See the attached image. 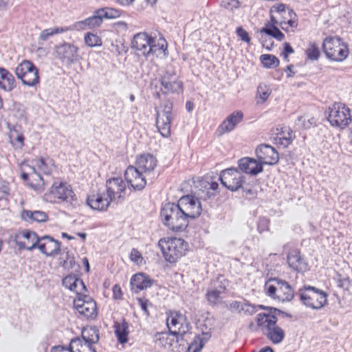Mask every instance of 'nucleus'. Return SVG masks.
Returning a JSON list of instances; mask_svg holds the SVG:
<instances>
[{"instance_id":"64","label":"nucleus","mask_w":352,"mask_h":352,"mask_svg":"<svg viewBox=\"0 0 352 352\" xmlns=\"http://www.w3.org/2000/svg\"><path fill=\"white\" fill-rule=\"evenodd\" d=\"M248 329L252 331H255L260 329V328L258 327L257 322H256V324H255L254 322H250L249 324Z\"/></svg>"},{"instance_id":"58","label":"nucleus","mask_w":352,"mask_h":352,"mask_svg":"<svg viewBox=\"0 0 352 352\" xmlns=\"http://www.w3.org/2000/svg\"><path fill=\"white\" fill-rule=\"evenodd\" d=\"M294 49L288 43H285L284 44V51L283 52V56L284 58L287 59L288 57V55L290 54L294 53Z\"/></svg>"},{"instance_id":"48","label":"nucleus","mask_w":352,"mask_h":352,"mask_svg":"<svg viewBox=\"0 0 352 352\" xmlns=\"http://www.w3.org/2000/svg\"><path fill=\"white\" fill-rule=\"evenodd\" d=\"M10 142L16 148H22L23 146L24 137L22 134H18L16 131L11 132Z\"/></svg>"},{"instance_id":"61","label":"nucleus","mask_w":352,"mask_h":352,"mask_svg":"<svg viewBox=\"0 0 352 352\" xmlns=\"http://www.w3.org/2000/svg\"><path fill=\"white\" fill-rule=\"evenodd\" d=\"M273 8L277 12H280V13L284 12L285 13L286 12V10H285L286 6L285 4H283V3L278 4L276 6H274Z\"/></svg>"},{"instance_id":"13","label":"nucleus","mask_w":352,"mask_h":352,"mask_svg":"<svg viewBox=\"0 0 352 352\" xmlns=\"http://www.w3.org/2000/svg\"><path fill=\"white\" fill-rule=\"evenodd\" d=\"M219 180L222 185L231 191H236L242 188L244 177L236 168H230L221 172Z\"/></svg>"},{"instance_id":"33","label":"nucleus","mask_w":352,"mask_h":352,"mask_svg":"<svg viewBox=\"0 0 352 352\" xmlns=\"http://www.w3.org/2000/svg\"><path fill=\"white\" fill-rule=\"evenodd\" d=\"M21 218L28 222H45L48 219V215L46 212L41 210H24L21 213Z\"/></svg>"},{"instance_id":"30","label":"nucleus","mask_w":352,"mask_h":352,"mask_svg":"<svg viewBox=\"0 0 352 352\" xmlns=\"http://www.w3.org/2000/svg\"><path fill=\"white\" fill-rule=\"evenodd\" d=\"M239 168L242 172L256 175L263 172V168L256 160L250 157H244L239 160Z\"/></svg>"},{"instance_id":"55","label":"nucleus","mask_w":352,"mask_h":352,"mask_svg":"<svg viewBox=\"0 0 352 352\" xmlns=\"http://www.w3.org/2000/svg\"><path fill=\"white\" fill-rule=\"evenodd\" d=\"M242 305L243 302L232 301L229 304L228 308L230 310H237L239 313H241Z\"/></svg>"},{"instance_id":"40","label":"nucleus","mask_w":352,"mask_h":352,"mask_svg":"<svg viewBox=\"0 0 352 352\" xmlns=\"http://www.w3.org/2000/svg\"><path fill=\"white\" fill-rule=\"evenodd\" d=\"M261 32L272 36L280 41L285 37L284 34L276 25H270L267 24L261 29Z\"/></svg>"},{"instance_id":"32","label":"nucleus","mask_w":352,"mask_h":352,"mask_svg":"<svg viewBox=\"0 0 352 352\" xmlns=\"http://www.w3.org/2000/svg\"><path fill=\"white\" fill-rule=\"evenodd\" d=\"M34 162V167L38 173H42L45 175H50L54 169V160L49 157H41L38 160H35Z\"/></svg>"},{"instance_id":"7","label":"nucleus","mask_w":352,"mask_h":352,"mask_svg":"<svg viewBox=\"0 0 352 352\" xmlns=\"http://www.w3.org/2000/svg\"><path fill=\"white\" fill-rule=\"evenodd\" d=\"M74 193L70 186L63 182H55L51 188L45 193L44 199L50 203L60 204L71 202Z\"/></svg>"},{"instance_id":"54","label":"nucleus","mask_w":352,"mask_h":352,"mask_svg":"<svg viewBox=\"0 0 352 352\" xmlns=\"http://www.w3.org/2000/svg\"><path fill=\"white\" fill-rule=\"evenodd\" d=\"M113 297L117 300H120L122 297V292L121 287L118 285H115L113 287Z\"/></svg>"},{"instance_id":"39","label":"nucleus","mask_w":352,"mask_h":352,"mask_svg":"<svg viewBox=\"0 0 352 352\" xmlns=\"http://www.w3.org/2000/svg\"><path fill=\"white\" fill-rule=\"evenodd\" d=\"M295 125L298 129H309L316 126V120L314 117L302 116L298 118Z\"/></svg>"},{"instance_id":"46","label":"nucleus","mask_w":352,"mask_h":352,"mask_svg":"<svg viewBox=\"0 0 352 352\" xmlns=\"http://www.w3.org/2000/svg\"><path fill=\"white\" fill-rule=\"evenodd\" d=\"M204 344L205 342L203 339L199 336H197L195 338L193 342L188 346V352L190 351H192V352H199L203 349Z\"/></svg>"},{"instance_id":"56","label":"nucleus","mask_w":352,"mask_h":352,"mask_svg":"<svg viewBox=\"0 0 352 352\" xmlns=\"http://www.w3.org/2000/svg\"><path fill=\"white\" fill-rule=\"evenodd\" d=\"M116 333L117 335L118 340L121 343H124V342H126V340H127V339H126V332H125L124 329H123L122 331H120V329H117L116 330Z\"/></svg>"},{"instance_id":"25","label":"nucleus","mask_w":352,"mask_h":352,"mask_svg":"<svg viewBox=\"0 0 352 352\" xmlns=\"http://www.w3.org/2000/svg\"><path fill=\"white\" fill-rule=\"evenodd\" d=\"M112 201L104 194L100 192H93L87 199L88 206L95 210L104 211L109 208Z\"/></svg>"},{"instance_id":"41","label":"nucleus","mask_w":352,"mask_h":352,"mask_svg":"<svg viewBox=\"0 0 352 352\" xmlns=\"http://www.w3.org/2000/svg\"><path fill=\"white\" fill-rule=\"evenodd\" d=\"M260 60L264 67L267 68H275L279 65V60L272 54H263L260 57Z\"/></svg>"},{"instance_id":"47","label":"nucleus","mask_w":352,"mask_h":352,"mask_svg":"<svg viewBox=\"0 0 352 352\" xmlns=\"http://www.w3.org/2000/svg\"><path fill=\"white\" fill-rule=\"evenodd\" d=\"M271 94V91L266 85L261 84L257 88V96L264 102Z\"/></svg>"},{"instance_id":"31","label":"nucleus","mask_w":352,"mask_h":352,"mask_svg":"<svg viewBox=\"0 0 352 352\" xmlns=\"http://www.w3.org/2000/svg\"><path fill=\"white\" fill-rule=\"evenodd\" d=\"M16 85V80L12 74L5 68L0 67V88L6 91H11Z\"/></svg>"},{"instance_id":"1","label":"nucleus","mask_w":352,"mask_h":352,"mask_svg":"<svg viewBox=\"0 0 352 352\" xmlns=\"http://www.w3.org/2000/svg\"><path fill=\"white\" fill-rule=\"evenodd\" d=\"M260 309L267 310V313H261L256 316V322L260 330L274 343L280 342L284 337V331L276 325L277 317L285 313L276 308L259 305Z\"/></svg>"},{"instance_id":"43","label":"nucleus","mask_w":352,"mask_h":352,"mask_svg":"<svg viewBox=\"0 0 352 352\" xmlns=\"http://www.w3.org/2000/svg\"><path fill=\"white\" fill-rule=\"evenodd\" d=\"M85 42L91 47L101 46L102 44L101 38L99 36L90 32L85 34Z\"/></svg>"},{"instance_id":"22","label":"nucleus","mask_w":352,"mask_h":352,"mask_svg":"<svg viewBox=\"0 0 352 352\" xmlns=\"http://www.w3.org/2000/svg\"><path fill=\"white\" fill-rule=\"evenodd\" d=\"M256 154L259 164L274 165L278 163L279 156L278 152L271 146L262 144L256 148Z\"/></svg>"},{"instance_id":"6","label":"nucleus","mask_w":352,"mask_h":352,"mask_svg":"<svg viewBox=\"0 0 352 352\" xmlns=\"http://www.w3.org/2000/svg\"><path fill=\"white\" fill-rule=\"evenodd\" d=\"M322 47L327 58L333 61H342L349 55L346 45L338 37L327 38L323 42Z\"/></svg>"},{"instance_id":"34","label":"nucleus","mask_w":352,"mask_h":352,"mask_svg":"<svg viewBox=\"0 0 352 352\" xmlns=\"http://www.w3.org/2000/svg\"><path fill=\"white\" fill-rule=\"evenodd\" d=\"M293 131L288 127L281 129V131L278 133L273 138L274 143L283 146L284 148L288 146L293 140Z\"/></svg>"},{"instance_id":"5","label":"nucleus","mask_w":352,"mask_h":352,"mask_svg":"<svg viewBox=\"0 0 352 352\" xmlns=\"http://www.w3.org/2000/svg\"><path fill=\"white\" fill-rule=\"evenodd\" d=\"M300 301L313 309H320L327 302V294L311 286H304L298 291Z\"/></svg>"},{"instance_id":"14","label":"nucleus","mask_w":352,"mask_h":352,"mask_svg":"<svg viewBox=\"0 0 352 352\" xmlns=\"http://www.w3.org/2000/svg\"><path fill=\"white\" fill-rule=\"evenodd\" d=\"M78 50L75 45L67 42L56 45L54 47L56 57L67 65L74 63L78 60Z\"/></svg>"},{"instance_id":"4","label":"nucleus","mask_w":352,"mask_h":352,"mask_svg":"<svg viewBox=\"0 0 352 352\" xmlns=\"http://www.w3.org/2000/svg\"><path fill=\"white\" fill-rule=\"evenodd\" d=\"M265 294L279 301H290L294 296V289L285 280L278 278H270L265 284Z\"/></svg>"},{"instance_id":"44","label":"nucleus","mask_w":352,"mask_h":352,"mask_svg":"<svg viewBox=\"0 0 352 352\" xmlns=\"http://www.w3.org/2000/svg\"><path fill=\"white\" fill-rule=\"evenodd\" d=\"M259 305L256 306L251 304L249 301L244 300L241 307V311L240 314H243L246 316H251L255 314L258 309H260Z\"/></svg>"},{"instance_id":"62","label":"nucleus","mask_w":352,"mask_h":352,"mask_svg":"<svg viewBox=\"0 0 352 352\" xmlns=\"http://www.w3.org/2000/svg\"><path fill=\"white\" fill-rule=\"evenodd\" d=\"M135 0H116V1L122 5V6H129L131 5Z\"/></svg>"},{"instance_id":"8","label":"nucleus","mask_w":352,"mask_h":352,"mask_svg":"<svg viewBox=\"0 0 352 352\" xmlns=\"http://www.w3.org/2000/svg\"><path fill=\"white\" fill-rule=\"evenodd\" d=\"M327 119L332 126L340 129H344L352 121L349 108L340 102L329 107Z\"/></svg>"},{"instance_id":"57","label":"nucleus","mask_w":352,"mask_h":352,"mask_svg":"<svg viewBox=\"0 0 352 352\" xmlns=\"http://www.w3.org/2000/svg\"><path fill=\"white\" fill-rule=\"evenodd\" d=\"M138 302H139V304H140L142 311L144 312V314L148 316L149 314V312H148V310L147 308V306L148 305V300L147 299H144V298H139Z\"/></svg>"},{"instance_id":"35","label":"nucleus","mask_w":352,"mask_h":352,"mask_svg":"<svg viewBox=\"0 0 352 352\" xmlns=\"http://www.w3.org/2000/svg\"><path fill=\"white\" fill-rule=\"evenodd\" d=\"M84 344L92 352H96L92 344L96 343L99 340L98 334L93 329L84 330L82 333Z\"/></svg>"},{"instance_id":"24","label":"nucleus","mask_w":352,"mask_h":352,"mask_svg":"<svg viewBox=\"0 0 352 352\" xmlns=\"http://www.w3.org/2000/svg\"><path fill=\"white\" fill-rule=\"evenodd\" d=\"M243 118V113L241 111H236L230 114L226 119L219 126L217 133L223 135L232 131L235 129Z\"/></svg>"},{"instance_id":"21","label":"nucleus","mask_w":352,"mask_h":352,"mask_svg":"<svg viewBox=\"0 0 352 352\" xmlns=\"http://www.w3.org/2000/svg\"><path fill=\"white\" fill-rule=\"evenodd\" d=\"M167 325L170 332L175 336L184 335L189 330L185 316L179 313L172 314L167 318Z\"/></svg>"},{"instance_id":"2","label":"nucleus","mask_w":352,"mask_h":352,"mask_svg":"<svg viewBox=\"0 0 352 352\" xmlns=\"http://www.w3.org/2000/svg\"><path fill=\"white\" fill-rule=\"evenodd\" d=\"M164 223L173 231H183L188 226V221L177 204L167 203L161 210Z\"/></svg>"},{"instance_id":"20","label":"nucleus","mask_w":352,"mask_h":352,"mask_svg":"<svg viewBox=\"0 0 352 352\" xmlns=\"http://www.w3.org/2000/svg\"><path fill=\"white\" fill-rule=\"evenodd\" d=\"M162 86V91L168 93H180L183 91V83L177 79V75L173 72L166 71L160 79Z\"/></svg>"},{"instance_id":"19","label":"nucleus","mask_w":352,"mask_h":352,"mask_svg":"<svg viewBox=\"0 0 352 352\" xmlns=\"http://www.w3.org/2000/svg\"><path fill=\"white\" fill-rule=\"evenodd\" d=\"M74 305L80 315L87 318H94L97 315L96 302L89 296L78 297L74 300Z\"/></svg>"},{"instance_id":"9","label":"nucleus","mask_w":352,"mask_h":352,"mask_svg":"<svg viewBox=\"0 0 352 352\" xmlns=\"http://www.w3.org/2000/svg\"><path fill=\"white\" fill-rule=\"evenodd\" d=\"M15 74L28 87H34L39 83L38 70L30 60H24L19 63L15 68Z\"/></svg>"},{"instance_id":"51","label":"nucleus","mask_w":352,"mask_h":352,"mask_svg":"<svg viewBox=\"0 0 352 352\" xmlns=\"http://www.w3.org/2000/svg\"><path fill=\"white\" fill-rule=\"evenodd\" d=\"M236 34L239 37H240L241 40L246 42H250V38L249 34L246 30H245L242 27H239L236 29Z\"/></svg>"},{"instance_id":"45","label":"nucleus","mask_w":352,"mask_h":352,"mask_svg":"<svg viewBox=\"0 0 352 352\" xmlns=\"http://www.w3.org/2000/svg\"><path fill=\"white\" fill-rule=\"evenodd\" d=\"M305 52L307 58L312 60H318L320 56L318 47L314 43L309 44Z\"/></svg>"},{"instance_id":"60","label":"nucleus","mask_w":352,"mask_h":352,"mask_svg":"<svg viewBox=\"0 0 352 352\" xmlns=\"http://www.w3.org/2000/svg\"><path fill=\"white\" fill-rule=\"evenodd\" d=\"M75 265V261L73 257L67 256V260L64 261L63 266L66 268H73Z\"/></svg>"},{"instance_id":"26","label":"nucleus","mask_w":352,"mask_h":352,"mask_svg":"<svg viewBox=\"0 0 352 352\" xmlns=\"http://www.w3.org/2000/svg\"><path fill=\"white\" fill-rule=\"evenodd\" d=\"M60 243L50 236L41 237V241L38 249L46 256L57 254L60 251Z\"/></svg>"},{"instance_id":"10","label":"nucleus","mask_w":352,"mask_h":352,"mask_svg":"<svg viewBox=\"0 0 352 352\" xmlns=\"http://www.w3.org/2000/svg\"><path fill=\"white\" fill-rule=\"evenodd\" d=\"M131 46L132 48L139 52V54L145 56L151 53H155L157 50H164L163 44L159 47L155 44V38L144 32L138 33L133 36Z\"/></svg>"},{"instance_id":"3","label":"nucleus","mask_w":352,"mask_h":352,"mask_svg":"<svg viewBox=\"0 0 352 352\" xmlns=\"http://www.w3.org/2000/svg\"><path fill=\"white\" fill-rule=\"evenodd\" d=\"M165 260L170 263H175L188 250V243L181 238L161 239L158 242Z\"/></svg>"},{"instance_id":"16","label":"nucleus","mask_w":352,"mask_h":352,"mask_svg":"<svg viewBox=\"0 0 352 352\" xmlns=\"http://www.w3.org/2000/svg\"><path fill=\"white\" fill-rule=\"evenodd\" d=\"M157 163V160L153 155L149 153L143 154L137 158L136 166L135 167L144 173L147 176L148 180L153 182L157 176L155 171Z\"/></svg>"},{"instance_id":"52","label":"nucleus","mask_w":352,"mask_h":352,"mask_svg":"<svg viewBox=\"0 0 352 352\" xmlns=\"http://www.w3.org/2000/svg\"><path fill=\"white\" fill-rule=\"evenodd\" d=\"M131 260L136 263H140L143 260L141 253L135 248H133L130 254Z\"/></svg>"},{"instance_id":"37","label":"nucleus","mask_w":352,"mask_h":352,"mask_svg":"<svg viewBox=\"0 0 352 352\" xmlns=\"http://www.w3.org/2000/svg\"><path fill=\"white\" fill-rule=\"evenodd\" d=\"M76 284L81 285L82 289H85V285L83 281L78 278L74 275H68L63 280V285L68 288L69 290L78 294L79 290L76 289Z\"/></svg>"},{"instance_id":"63","label":"nucleus","mask_w":352,"mask_h":352,"mask_svg":"<svg viewBox=\"0 0 352 352\" xmlns=\"http://www.w3.org/2000/svg\"><path fill=\"white\" fill-rule=\"evenodd\" d=\"M64 350H65V347H63V346H60V345H58V346H53L52 348L51 352H62Z\"/></svg>"},{"instance_id":"59","label":"nucleus","mask_w":352,"mask_h":352,"mask_svg":"<svg viewBox=\"0 0 352 352\" xmlns=\"http://www.w3.org/2000/svg\"><path fill=\"white\" fill-rule=\"evenodd\" d=\"M208 184H209L208 189L212 190L214 191L213 192H211V193L210 192H207L208 193V197H210L211 196H214L217 194V189L219 188V184L217 182H211V183H210Z\"/></svg>"},{"instance_id":"15","label":"nucleus","mask_w":352,"mask_h":352,"mask_svg":"<svg viewBox=\"0 0 352 352\" xmlns=\"http://www.w3.org/2000/svg\"><path fill=\"white\" fill-rule=\"evenodd\" d=\"M107 197L112 201L121 202L126 193V184L121 177H112L106 182Z\"/></svg>"},{"instance_id":"38","label":"nucleus","mask_w":352,"mask_h":352,"mask_svg":"<svg viewBox=\"0 0 352 352\" xmlns=\"http://www.w3.org/2000/svg\"><path fill=\"white\" fill-rule=\"evenodd\" d=\"M226 285H220L215 287L214 289L208 291L206 293V298L208 302L211 305H216L220 300V295L226 290Z\"/></svg>"},{"instance_id":"29","label":"nucleus","mask_w":352,"mask_h":352,"mask_svg":"<svg viewBox=\"0 0 352 352\" xmlns=\"http://www.w3.org/2000/svg\"><path fill=\"white\" fill-rule=\"evenodd\" d=\"M154 280L144 273H138L131 278V290L135 293L151 287Z\"/></svg>"},{"instance_id":"12","label":"nucleus","mask_w":352,"mask_h":352,"mask_svg":"<svg viewBox=\"0 0 352 352\" xmlns=\"http://www.w3.org/2000/svg\"><path fill=\"white\" fill-rule=\"evenodd\" d=\"M181 211L185 215L186 220L194 219L198 217L202 208L198 198L192 195H186L181 197L178 202Z\"/></svg>"},{"instance_id":"23","label":"nucleus","mask_w":352,"mask_h":352,"mask_svg":"<svg viewBox=\"0 0 352 352\" xmlns=\"http://www.w3.org/2000/svg\"><path fill=\"white\" fill-rule=\"evenodd\" d=\"M289 267L298 273H303L308 269V265L300 250L294 249L289 252L287 256Z\"/></svg>"},{"instance_id":"42","label":"nucleus","mask_w":352,"mask_h":352,"mask_svg":"<svg viewBox=\"0 0 352 352\" xmlns=\"http://www.w3.org/2000/svg\"><path fill=\"white\" fill-rule=\"evenodd\" d=\"M100 13L103 19H116L121 14L120 10L109 7L99 9V14Z\"/></svg>"},{"instance_id":"17","label":"nucleus","mask_w":352,"mask_h":352,"mask_svg":"<svg viewBox=\"0 0 352 352\" xmlns=\"http://www.w3.org/2000/svg\"><path fill=\"white\" fill-rule=\"evenodd\" d=\"M14 241L20 250H32L38 248L41 237L34 232L24 230L14 236Z\"/></svg>"},{"instance_id":"50","label":"nucleus","mask_w":352,"mask_h":352,"mask_svg":"<svg viewBox=\"0 0 352 352\" xmlns=\"http://www.w3.org/2000/svg\"><path fill=\"white\" fill-rule=\"evenodd\" d=\"M239 4L240 3L238 0H221V6L228 9L237 8Z\"/></svg>"},{"instance_id":"18","label":"nucleus","mask_w":352,"mask_h":352,"mask_svg":"<svg viewBox=\"0 0 352 352\" xmlns=\"http://www.w3.org/2000/svg\"><path fill=\"white\" fill-rule=\"evenodd\" d=\"M126 182L135 190H142L146 185L147 176L133 166H129L124 173Z\"/></svg>"},{"instance_id":"11","label":"nucleus","mask_w":352,"mask_h":352,"mask_svg":"<svg viewBox=\"0 0 352 352\" xmlns=\"http://www.w3.org/2000/svg\"><path fill=\"white\" fill-rule=\"evenodd\" d=\"M173 104L170 101H166L163 106V110L156 112V126L160 134L168 138L170 135L171 121L173 116Z\"/></svg>"},{"instance_id":"27","label":"nucleus","mask_w":352,"mask_h":352,"mask_svg":"<svg viewBox=\"0 0 352 352\" xmlns=\"http://www.w3.org/2000/svg\"><path fill=\"white\" fill-rule=\"evenodd\" d=\"M28 173L23 172L21 178L24 181H27L30 178L28 183L30 186L36 191H42L43 190L44 182L41 174L36 171V168L34 166H28Z\"/></svg>"},{"instance_id":"49","label":"nucleus","mask_w":352,"mask_h":352,"mask_svg":"<svg viewBox=\"0 0 352 352\" xmlns=\"http://www.w3.org/2000/svg\"><path fill=\"white\" fill-rule=\"evenodd\" d=\"M84 342L83 339H80V338H76L71 340L69 347L67 350L69 352H80V349L78 348L79 346L82 347Z\"/></svg>"},{"instance_id":"36","label":"nucleus","mask_w":352,"mask_h":352,"mask_svg":"<svg viewBox=\"0 0 352 352\" xmlns=\"http://www.w3.org/2000/svg\"><path fill=\"white\" fill-rule=\"evenodd\" d=\"M68 31H71L70 26L65 27H55L51 28H47L43 30L39 34L38 40L39 41H46L50 38L53 36L55 34L64 33Z\"/></svg>"},{"instance_id":"28","label":"nucleus","mask_w":352,"mask_h":352,"mask_svg":"<svg viewBox=\"0 0 352 352\" xmlns=\"http://www.w3.org/2000/svg\"><path fill=\"white\" fill-rule=\"evenodd\" d=\"M103 21V18L101 14H99V9L96 10L94 14L85 20L76 22L75 23L69 25L71 31L82 30L88 28H95L99 27Z\"/></svg>"},{"instance_id":"53","label":"nucleus","mask_w":352,"mask_h":352,"mask_svg":"<svg viewBox=\"0 0 352 352\" xmlns=\"http://www.w3.org/2000/svg\"><path fill=\"white\" fill-rule=\"evenodd\" d=\"M10 188L6 182H0V200L6 198L9 195Z\"/></svg>"}]
</instances>
